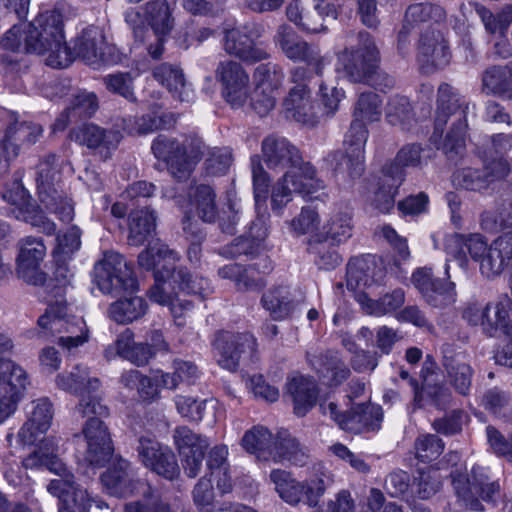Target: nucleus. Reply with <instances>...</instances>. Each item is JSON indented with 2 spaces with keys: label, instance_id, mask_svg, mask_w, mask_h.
<instances>
[{
  "label": "nucleus",
  "instance_id": "69168bd1",
  "mask_svg": "<svg viewBox=\"0 0 512 512\" xmlns=\"http://www.w3.org/2000/svg\"><path fill=\"white\" fill-rule=\"evenodd\" d=\"M445 18V11L432 3H417L408 7L405 14V23L414 26L418 23L434 21L440 22Z\"/></svg>",
  "mask_w": 512,
  "mask_h": 512
},
{
  "label": "nucleus",
  "instance_id": "6ab92c4d",
  "mask_svg": "<svg viewBox=\"0 0 512 512\" xmlns=\"http://www.w3.org/2000/svg\"><path fill=\"white\" fill-rule=\"evenodd\" d=\"M2 197L6 202L15 207L13 212L17 219L39 228L47 235L55 233L56 224L49 220L37 205L31 202L27 190L19 180L15 179L7 185Z\"/></svg>",
  "mask_w": 512,
  "mask_h": 512
},
{
  "label": "nucleus",
  "instance_id": "9d476101",
  "mask_svg": "<svg viewBox=\"0 0 512 512\" xmlns=\"http://www.w3.org/2000/svg\"><path fill=\"white\" fill-rule=\"evenodd\" d=\"M468 253L479 263V269L486 278H494L512 264V232H506L491 244L480 234H470Z\"/></svg>",
  "mask_w": 512,
  "mask_h": 512
},
{
  "label": "nucleus",
  "instance_id": "c85d7f7f",
  "mask_svg": "<svg viewBox=\"0 0 512 512\" xmlns=\"http://www.w3.org/2000/svg\"><path fill=\"white\" fill-rule=\"evenodd\" d=\"M149 297L160 305L169 306L174 322L178 327L186 325L193 305L190 301L179 298L172 291L171 281L165 280V275L160 269H157L155 272V284L149 290Z\"/></svg>",
  "mask_w": 512,
  "mask_h": 512
},
{
  "label": "nucleus",
  "instance_id": "58836bf2",
  "mask_svg": "<svg viewBox=\"0 0 512 512\" xmlns=\"http://www.w3.org/2000/svg\"><path fill=\"white\" fill-rule=\"evenodd\" d=\"M512 298L508 295H502L497 300L488 302L485 305L484 322H482V331L489 337H494L501 330L504 333L506 326L512 321Z\"/></svg>",
  "mask_w": 512,
  "mask_h": 512
},
{
  "label": "nucleus",
  "instance_id": "39448f33",
  "mask_svg": "<svg viewBox=\"0 0 512 512\" xmlns=\"http://www.w3.org/2000/svg\"><path fill=\"white\" fill-rule=\"evenodd\" d=\"M180 259L179 254L162 242H155L142 251L138 256L139 265L154 273L160 269L166 281H171L172 291L177 285L178 289L187 294L199 295L204 298L212 293V287L205 278L193 277L186 268H175V263Z\"/></svg>",
  "mask_w": 512,
  "mask_h": 512
},
{
  "label": "nucleus",
  "instance_id": "603ef678",
  "mask_svg": "<svg viewBox=\"0 0 512 512\" xmlns=\"http://www.w3.org/2000/svg\"><path fill=\"white\" fill-rule=\"evenodd\" d=\"M147 309L143 298L128 297L113 302L108 308V316L118 324H128L144 316Z\"/></svg>",
  "mask_w": 512,
  "mask_h": 512
},
{
  "label": "nucleus",
  "instance_id": "0eeeda50",
  "mask_svg": "<svg viewBox=\"0 0 512 512\" xmlns=\"http://www.w3.org/2000/svg\"><path fill=\"white\" fill-rule=\"evenodd\" d=\"M270 480L283 501L292 506L303 501L310 507L318 505L327 488L333 482L330 473L322 472L305 481H299L292 476L291 472L283 469L272 470Z\"/></svg>",
  "mask_w": 512,
  "mask_h": 512
},
{
  "label": "nucleus",
  "instance_id": "7ed1b4c3",
  "mask_svg": "<svg viewBox=\"0 0 512 512\" xmlns=\"http://www.w3.org/2000/svg\"><path fill=\"white\" fill-rule=\"evenodd\" d=\"M381 115L382 100L378 94L370 91L359 95L344 139L345 165L352 178L364 172V147L369 134L366 124L379 121Z\"/></svg>",
  "mask_w": 512,
  "mask_h": 512
},
{
  "label": "nucleus",
  "instance_id": "9b49d317",
  "mask_svg": "<svg viewBox=\"0 0 512 512\" xmlns=\"http://www.w3.org/2000/svg\"><path fill=\"white\" fill-rule=\"evenodd\" d=\"M311 74L307 68L294 67L289 72L291 87L282 102L287 118L298 123L314 126L317 122L315 100L309 86Z\"/></svg>",
  "mask_w": 512,
  "mask_h": 512
},
{
  "label": "nucleus",
  "instance_id": "49530a36",
  "mask_svg": "<svg viewBox=\"0 0 512 512\" xmlns=\"http://www.w3.org/2000/svg\"><path fill=\"white\" fill-rule=\"evenodd\" d=\"M71 315L65 300H56L48 305L45 313L38 319V326L44 337H58L64 334V329Z\"/></svg>",
  "mask_w": 512,
  "mask_h": 512
},
{
  "label": "nucleus",
  "instance_id": "393cba45",
  "mask_svg": "<svg viewBox=\"0 0 512 512\" xmlns=\"http://www.w3.org/2000/svg\"><path fill=\"white\" fill-rule=\"evenodd\" d=\"M101 483L108 494L127 497L140 488L150 490V485L135 477L131 464L122 458L116 459L101 475Z\"/></svg>",
  "mask_w": 512,
  "mask_h": 512
},
{
  "label": "nucleus",
  "instance_id": "4c0bfd02",
  "mask_svg": "<svg viewBox=\"0 0 512 512\" xmlns=\"http://www.w3.org/2000/svg\"><path fill=\"white\" fill-rule=\"evenodd\" d=\"M153 77L165 86L172 96L181 102L193 100L194 93L186 83L182 69L178 66L162 63L153 69Z\"/></svg>",
  "mask_w": 512,
  "mask_h": 512
},
{
  "label": "nucleus",
  "instance_id": "a19ab883",
  "mask_svg": "<svg viewBox=\"0 0 512 512\" xmlns=\"http://www.w3.org/2000/svg\"><path fill=\"white\" fill-rule=\"evenodd\" d=\"M512 61L487 68L482 74L481 90L486 95L512 99Z\"/></svg>",
  "mask_w": 512,
  "mask_h": 512
},
{
  "label": "nucleus",
  "instance_id": "f257e3e1",
  "mask_svg": "<svg viewBox=\"0 0 512 512\" xmlns=\"http://www.w3.org/2000/svg\"><path fill=\"white\" fill-rule=\"evenodd\" d=\"M262 156L266 166L283 173L271 192V208L281 215L283 208L295 194L311 196L324 189V182L317 176L315 167L303 160L299 149L284 137L271 135L262 142Z\"/></svg>",
  "mask_w": 512,
  "mask_h": 512
},
{
  "label": "nucleus",
  "instance_id": "aec40b11",
  "mask_svg": "<svg viewBox=\"0 0 512 512\" xmlns=\"http://www.w3.org/2000/svg\"><path fill=\"white\" fill-rule=\"evenodd\" d=\"M136 451L140 462L157 475L167 480H174L179 476L180 468L175 454L154 437L141 436Z\"/></svg>",
  "mask_w": 512,
  "mask_h": 512
},
{
  "label": "nucleus",
  "instance_id": "09e8293b",
  "mask_svg": "<svg viewBox=\"0 0 512 512\" xmlns=\"http://www.w3.org/2000/svg\"><path fill=\"white\" fill-rule=\"evenodd\" d=\"M275 438L264 426L257 425L247 430L241 440V445L258 460L269 461Z\"/></svg>",
  "mask_w": 512,
  "mask_h": 512
},
{
  "label": "nucleus",
  "instance_id": "0e129e2a",
  "mask_svg": "<svg viewBox=\"0 0 512 512\" xmlns=\"http://www.w3.org/2000/svg\"><path fill=\"white\" fill-rule=\"evenodd\" d=\"M423 148L419 144H407L397 153L394 162L385 166L386 173L395 174L396 170L403 171L404 167H421L423 164Z\"/></svg>",
  "mask_w": 512,
  "mask_h": 512
},
{
  "label": "nucleus",
  "instance_id": "c03bdc74",
  "mask_svg": "<svg viewBox=\"0 0 512 512\" xmlns=\"http://www.w3.org/2000/svg\"><path fill=\"white\" fill-rule=\"evenodd\" d=\"M261 305L276 321L288 318L295 309L291 292L286 286H277L265 292L261 298Z\"/></svg>",
  "mask_w": 512,
  "mask_h": 512
},
{
  "label": "nucleus",
  "instance_id": "ddd939ff",
  "mask_svg": "<svg viewBox=\"0 0 512 512\" xmlns=\"http://www.w3.org/2000/svg\"><path fill=\"white\" fill-rule=\"evenodd\" d=\"M93 282L103 294H119L136 288L132 267L114 251L104 252L94 264Z\"/></svg>",
  "mask_w": 512,
  "mask_h": 512
},
{
  "label": "nucleus",
  "instance_id": "72a5a7b5",
  "mask_svg": "<svg viewBox=\"0 0 512 512\" xmlns=\"http://www.w3.org/2000/svg\"><path fill=\"white\" fill-rule=\"evenodd\" d=\"M347 287L351 290H360L371 287L383 276V271L377 266L375 258L361 256L353 258L347 265Z\"/></svg>",
  "mask_w": 512,
  "mask_h": 512
},
{
  "label": "nucleus",
  "instance_id": "5fc2aeb1",
  "mask_svg": "<svg viewBox=\"0 0 512 512\" xmlns=\"http://www.w3.org/2000/svg\"><path fill=\"white\" fill-rule=\"evenodd\" d=\"M404 176L405 174L402 171L396 170L395 174H389L383 169L380 187L372 201L374 207L381 213H388L394 207V198L404 180Z\"/></svg>",
  "mask_w": 512,
  "mask_h": 512
},
{
  "label": "nucleus",
  "instance_id": "680f3d73",
  "mask_svg": "<svg viewBox=\"0 0 512 512\" xmlns=\"http://www.w3.org/2000/svg\"><path fill=\"white\" fill-rule=\"evenodd\" d=\"M253 78L255 87L278 93L283 86L285 74L279 65L269 62L260 64L255 69Z\"/></svg>",
  "mask_w": 512,
  "mask_h": 512
},
{
  "label": "nucleus",
  "instance_id": "bf43d9fd",
  "mask_svg": "<svg viewBox=\"0 0 512 512\" xmlns=\"http://www.w3.org/2000/svg\"><path fill=\"white\" fill-rule=\"evenodd\" d=\"M512 226V199L497 204L494 210L484 211L481 215V227L487 232H496Z\"/></svg>",
  "mask_w": 512,
  "mask_h": 512
},
{
  "label": "nucleus",
  "instance_id": "f3484780",
  "mask_svg": "<svg viewBox=\"0 0 512 512\" xmlns=\"http://www.w3.org/2000/svg\"><path fill=\"white\" fill-rule=\"evenodd\" d=\"M451 478L458 504L462 501L471 511H477L482 507L478 496L485 501H494L500 491L499 484L488 481L486 470L480 466L472 468L471 476L455 471L451 473Z\"/></svg>",
  "mask_w": 512,
  "mask_h": 512
},
{
  "label": "nucleus",
  "instance_id": "7c9ffc66",
  "mask_svg": "<svg viewBox=\"0 0 512 512\" xmlns=\"http://www.w3.org/2000/svg\"><path fill=\"white\" fill-rule=\"evenodd\" d=\"M110 47L106 41L104 32L95 26L84 29L76 38L73 48V60L79 57L88 65H98L106 62V54Z\"/></svg>",
  "mask_w": 512,
  "mask_h": 512
},
{
  "label": "nucleus",
  "instance_id": "423d86ee",
  "mask_svg": "<svg viewBox=\"0 0 512 512\" xmlns=\"http://www.w3.org/2000/svg\"><path fill=\"white\" fill-rule=\"evenodd\" d=\"M57 388L79 397L75 411L83 418L90 414L107 416V408L101 404L98 396L100 380L90 375L89 368L75 365L70 371L59 373L55 378Z\"/></svg>",
  "mask_w": 512,
  "mask_h": 512
},
{
  "label": "nucleus",
  "instance_id": "6e6552de",
  "mask_svg": "<svg viewBox=\"0 0 512 512\" xmlns=\"http://www.w3.org/2000/svg\"><path fill=\"white\" fill-rule=\"evenodd\" d=\"M63 440L59 436L51 435L42 439L35 451L30 453L22 461L26 469L47 468L58 475V479L52 480L48 485V491L54 496H61L77 487L74 483V476L67 469L60 459Z\"/></svg>",
  "mask_w": 512,
  "mask_h": 512
},
{
  "label": "nucleus",
  "instance_id": "bb28decb",
  "mask_svg": "<svg viewBox=\"0 0 512 512\" xmlns=\"http://www.w3.org/2000/svg\"><path fill=\"white\" fill-rule=\"evenodd\" d=\"M412 281L425 301L435 308L445 307L456 300L454 283L435 278L430 268L417 269Z\"/></svg>",
  "mask_w": 512,
  "mask_h": 512
},
{
  "label": "nucleus",
  "instance_id": "5701e85b",
  "mask_svg": "<svg viewBox=\"0 0 512 512\" xmlns=\"http://www.w3.org/2000/svg\"><path fill=\"white\" fill-rule=\"evenodd\" d=\"M213 346L219 356V364L228 370H235L242 357L254 352L256 339L249 333L222 331L216 334Z\"/></svg>",
  "mask_w": 512,
  "mask_h": 512
},
{
  "label": "nucleus",
  "instance_id": "dca6fc26",
  "mask_svg": "<svg viewBox=\"0 0 512 512\" xmlns=\"http://www.w3.org/2000/svg\"><path fill=\"white\" fill-rule=\"evenodd\" d=\"M154 156L167 164L168 171L177 180H184L190 176L199 162V150L189 148L174 138L159 135L151 146Z\"/></svg>",
  "mask_w": 512,
  "mask_h": 512
},
{
  "label": "nucleus",
  "instance_id": "4be33fe9",
  "mask_svg": "<svg viewBox=\"0 0 512 512\" xmlns=\"http://www.w3.org/2000/svg\"><path fill=\"white\" fill-rule=\"evenodd\" d=\"M82 428L86 441L85 460L90 465L101 466L106 463L112 453L113 445L107 426L100 419L102 416L90 414Z\"/></svg>",
  "mask_w": 512,
  "mask_h": 512
},
{
  "label": "nucleus",
  "instance_id": "4468645a",
  "mask_svg": "<svg viewBox=\"0 0 512 512\" xmlns=\"http://www.w3.org/2000/svg\"><path fill=\"white\" fill-rule=\"evenodd\" d=\"M264 34L263 25L251 22L225 31L224 50L230 56L254 64L270 57L269 52L258 40Z\"/></svg>",
  "mask_w": 512,
  "mask_h": 512
},
{
  "label": "nucleus",
  "instance_id": "a878e982",
  "mask_svg": "<svg viewBox=\"0 0 512 512\" xmlns=\"http://www.w3.org/2000/svg\"><path fill=\"white\" fill-rule=\"evenodd\" d=\"M46 255V247L40 238L26 237L20 243L17 258V274L19 278L32 285H41L46 281V275L40 265Z\"/></svg>",
  "mask_w": 512,
  "mask_h": 512
},
{
  "label": "nucleus",
  "instance_id": "052dcab7",
  "mask_svg": "<svg viewBox=\"0 0 512 512\" xmlns=\"http://www.w3.org/2000/svg\"><path fill=\"white\" fill-rule=\"evenodd\" d=\"M57 497L59 512H88L93 505L101 507V502L91 498L87 490L79 486Z\"/></svg>",
  "mask_w": 512,
  "mask_h": 512
},
{
  "label": "nucleus",
  "instance_id": "c9c22d12",
  "mask_svg": "<svg viewBox=\"0 0 512 512\" xmlns=\"http://www.w3.org/2000/svg\"><path fill=\"white\" fill-rule=\"evenodd\" d=\"M196 214L202 221L212 223L217 217L216 194L209 185L200 184L189 191L188 208L185 210L183 223L189 219L190 214Z\"/></svg>",
  "mask_w": 512,
  "mask_h": 512
},
{
  "label": "nucleus",
  "instance_id": "b1692460",
  "mask_svg": "<svg viewBox=\"0 0 512 512\" xmlns=\"http://www.w3.org/2000/svg\"><path fill=\"white\" fill-rule=\"evenodd\" d=\"M442 366L448 384L460 395H469L475 370L470 355L461 350L446 347L443 351Z\"/></svg>",
  "mask_w": 512,
  "mask_h": 512
},
{
  "label": "nucleus",
  "instance_id": "37998d69",
  "mask_svg": "<svg viewBox=\"0 0 512 512\" xmlns=\"http://www.w3.org/2000/svg\"><path fill=\"white\" fill-rule=\"evenodd\" d=\"M353 221L351 213L343 208L335 207L327 215L321 233L326 239L340 244L352 236Z\"/></svg>",
  "mask_w": 512,
  "mask_h": 512
},
{
  "label": "nucleus",
  "instance_id": "864d4df0",
  "mask_svg": "<svg viewBox=\"0 0 512 512\" xmlns=\"http://www.w3.org/2000/svg\"><path fill=\"white\" fill-rule=\"evenodd\" d=\"M385 117L390 125L400 127L402 130H409L416 122L411 102L402 95H393L388 99Z\"/></svg>",
  "mask_w": 512,
  "mask_h": 512
},
{
  "label": "nucleus",
  "instance_id": "f03ea898",
  "mask_svg": "<svg viewBox=\"0 0 512 512\" xmlns=\"http://www.w3.org/2000/svg\"><path fill=\"white\" fill-rule=\"evenodd\" d=\"M469 102L448 83L438 88L435 125L431 142L452 159L465 148Z\"/></svg>",
  "mask_w": 512,
  "mask_h": 512
},
{
  "label": "nucleus",
  "instance_id": "a211bd4d",
  "mask_svg": "<svg viewBox=\"0 0 512 512\" xmlns=\"http://www.w3.org/2000/svg\"><path fill=\"white\" fill-rule=\"evenodd\" d=\"M320 410L334 420L342 430L352 433L377 430L383 420L382 408L371 403H362L352 407L347 413H341L335 402L323 401Z\"/></svg>",
  "mask_w": 512,
  "mask_h": 512
},
{
  "label": "nucleus",
  "instance_id": "f704fd0d",
  "mask_svg": "<svg viewBox=\"0 0 512 512\" xmlns=\"http://www.w3.org/2000/svg\"><path fill=\"white\" fill-rule=\"evenodd\" d=\"M307 359L311 367L328 385L337 386L350 375L349 368L337 353L329 351L319 354L308 353Z\"/></svg>",
  "mask_w": 512,
  "mask_h": 512
},
{
  "label": "nucleus",
  "instance_id": "c756f323",
  "mask_svg": "<svg viewBox=\"0 0 512 512\" xmlns=\"http://www.w3.org/2000/svg\"><path fill=\"white\" fill-rule=\"evenodd\" d=\"M418 61L421 70L430 73L446 66L450 61L447 41L439 31L428 30L421 35L418 46Z\"/></svg>",
  "mask_w": 512,
  "mask_h": 512
},
{
  "label": "nucleus",
  "instance_id": "8fccbe9b",
  "mask_svg": "<svg viewBox=\"0 0 512 512\" xmlns=\"http://www.w3.org/2000/svg\"><path fill=\"white\" fill-rule=\"evenodd\" d=\"M145 19L156 36L166 37L174 27L172 9L167 0H152L145 4Z\"/></svg>",
  "mask_w": 512,
  "mask_h": 512
},
{
  "label": "nucleus",
  "instance_id": "a18cd8bd",
  "mask_svg": "<svg viewBox=\"0 0 512 512\" xmlns=\"http://www.w3.org/2000/svg\"><path fill=\"white\" fill-rule=\"evenodd\" d=\"M161 372L158 371L153 377H148L138 370H129L121 376V383L129 389H136L142 401L151 403L160 397Z\"/></svg>",
  "mask_w": 512,
  "mask_h": 512
},
{
  "label": "nucleus",
  "instance_id": "e433bc0d",
  "mask_svg": "<svg viewBox=\"0 0 512 512\" xmlns=\"http://www.w3.org/2000/svg\"><path fill=\"white\" fill-rule=\"evenodd\" d=\"M270 460L276 463L289 462L293 465L304 466L309 458L308 450L288 431L277 433Z\"/></svg>",
  "mask_w": 512,
  "mask_h": 512
},
{
  "label": "nucleus",
  "instance_id": "e2e57ef3",
  "mask_svg": "<svg viewBox=\"0 0 512 512\" xmlns=\"http://www.w3.org/2000/svg\"><path fill=\"white\" fill-rule=\"evenodd\" d=\"M88 339L89 330L83 317L71 315L58 344L70 351L83 345Z\"/></svg>",
  "mask_w": 512,
  "mask_h": 512
},
{
  "label": "nucleus",
  "instance_id": "412c9836",
  "mask_svg": "<svg viewBox=\"0 0 512 512\" xmlns=\"http://www.w3.org/2000/svg\"><path fill=\"white\" fill-rule=\"evenodd\" d=\"M224 99L233 107L243 106L250 95V76L239 62L222 61L216 69Z\"/></svg>",
  "mask_w": 512,
  "mask_h": 512
},
{
  "label": "nucleus",
  "instance_id": "f8f14e48",
  "mask_svg": "<svg viewBox=\"0 0 512 512\" xmlns=\"http://www.w3.org/2000/svg\"><path fill=\"white\" fill-rule=\"evenodd\" d=\"M12 341L0 335V354L12 348ZM27 384L24 369L9 359L0 357V425L17 410Z\"/></svg>",
  "mask_w": 512,
  "mask_h": 512
},
{
  "label": "nucleus",
  "instance_id": "473e14b6",
  "mask_svg": "<svg viewBox=\"0 0 512 512\" xmlns=\"http://www.w3.org/2000/svg\"><path fill=\"white\" fill-rule=\"evenodd\" d=\"M70 138L89 149H105V157L111 150L116 149L121 140V134L115 130H105L95 124H84L73 129Z\"/></svg>",
  "mask_w": 512,
  "mask_h": 512
},
{
  "label": "nucleus",
  "instance_id": "de8ad7c7",
  "mask_svg": "<svg viewBox=\"0 0 512 512\" xmlns=\"http://www.w3.org/2000/svg\"><path fill=\"white\" fill-rule=\"evenodd\" d=\"M274 42L288 59L295 62H303L313 49L295 33L292 27L285 24L278 27Z\"/></svg>",
  "mask_w": 512,
  "mask_h": 512
},
{
  "label": "nucleus",
  "instance_id": "338daca9",
  "mask_svg": "<svg viewBox=\"0 0 512 512\" xmlns=\"http://www.w3.org/2000/svg\"><path fill=\"white\" fill-rule=\"evenodd\" d=\"M482 402L494 415L512 422V399L507 393L497 388L490 389L485 393Z\"/></svg>",
  "mask_w": 512,
  "mask_h": 512
},
{
  "label": "nucleus",
  "instance_id": "6e6d98bb",
  "mask_svg": "<svg viewBox=\"0 0 512 512\" xmlns=\"http://www.w3.org/2000/svg\"><path fill=\"white\" fill-rule=\"evenodd\" d=\"M60 179V162L56 155L49 154L37 165L36 183L38 195L47 197L48 193L58 190L56 185Z\"/></svg>",
  "mask_w": 512,
  "mask_h": 512
},
{
  "label": "nucleus",
  "instance_id": "79ce46f5",
  "mask_svg": "<svg viewBox=\"0 0 512 512\" xmlns=\"http://www.w3.org/2000/svg\"><path fill=\"white\" fill-rule=\"evenodd\" d=\"M1 62L8 66L17 63V55L25 52H33L32 47L28 45V27L14 25L0 38Z\"/></svg>",
  "mask_w": 512,
  "mask_h": 512
},
{
  "label": "nucleus",
  "instance_id": "774afa93",
  "mask_svg": "<svg viewBox=\"0 0 512 512\" xmlns=\"http://www.w3.org/2000/svg\"><path fill=\"white\" fill-rule=\"evenodd\" d=\"M138 492L143 493V498L129 502L124 507V512H172L170 507L163 503L153 489L140 488Z\"/></svg>",
  "mask_w": 512,
  "mask_h": 512
},
{
  "label": "nucleus",
  "instance_id": "ea45409f",
  "mask_svg": "<svg viewBox=\"0 0 512 512\" xmlns=\"http://www.w3.org/2000/svg\"><path fill=\"white\" fill-rule=\"evenodd\" d=\"M287 395L292 399L294 412L304 416L315 405L318 389L316 382L309 377H293L287 383Z\"/></svg>",
  "mask_w": 512,
  "mask_h": 512
},
{
  "label": "nucleus",
  "instance_id": "cd10ccee",
  "mask_svg": "<svg viewBox=\"0 0 512 512\" xmlns=\"http://www.w3.org/2000/svg\"><path fill=\"white\" fill-rule=\"evenodd\" d=\"M496 168L490 163H484L483 170L472 167H464L456 170L452 176V183L457 188L469 191H480L489 187L495 180L505 178L510 171L509 164L505 161L495 162Z\"/></svg>",
  "mask_w": 512,
  "mask_h": 512
},
{
  "label": "nucleus",
  "instance_id": "2f4dec72",
  "mask_svg": "<svg viewBox=\"0 0 512 512\" xmlns=\"http://www.w3.org/2000/svg\"><path fill=\"white\" fill-rule=\"evenodd\" d=\"M30 417L18 431V440L23 445L34 444L41 434L48 431L53 419V406L47 398L32 402Z\"/></svg>",
  "mask_w": 512,
  "mask_h": 512
},
{
  "label": "nucleus",
  "instance_id": "2eb2a0df",
  "mask_svg": "<svg viewBox=\"0 0 512 512\" xmlns=\"http://www.w3.org/2000/svg\"><path fill=\"white\" fill-rule=\"evenodd\" d=\"M41 124L23 119L14 112L7 113L3 132L0 137V147L7 160L15 159L22 149L35 145L43 136Z\"/></svg>",
  "mask_w": 512,
  "mask_h": 512
},
{
  "label": "nucleus",
  "instance_id": "20e7f679",
  "mask_svg": "<svg viewBox=\"0 0 512 512\" xmlns=\"http://www.w3.org/2000/svg\"><path fill=\"white\" fill-rule=\"evenodd\" d=\"M27 27L28 45L33 52L46 55L48 66L61 69L73 62V53L64 40L61 13L55 10L42 12Z\"/></svg>",
  "mask_w": 512,
  "mask_h": 512
},
{
  "label": "nucleus",
  "instance_id": "1a4fd4ad",
  "mask_svg": "<svg viewBox=\"0 0 512 512\" xmlns=\"http://www.w3.org/2000/svg\"><path fill=\"white\" fill-rule=\"evenodd\" d=\"M355 38V45H350L337 54L338 64L351 82H369L377 73L379 50L368 32L360 31Z\"/></svg>",
  "mask_w": 512,
  "mask_h": 512
},
{
  "label": "nucleus",
  "instance_id": "3c124183",
  "mask_svg": "<svg viewBox=\"0 0 512 512\" xmlns=\"http://www.w3.org/2000/svg\"><path fill=\"white\" fill-rule=\"evenodd\" d=\"M268 230L262 221L252 223L248 236H241L224 251L230 257L253 255L258 252L262 242L267 237Z\"/></svg>",
  "mask_w": 512,
  "mask_h": 512
},
{
  "label": "nucleus",
  "instance_id": "4d7b16f0",
  "mask_svg": "<svg viewBox=\"0 0 512 512\" xmlns=\"http://www.w3.org/2000/svg\"><path fill=\"white\" fill-rule=\"evenodd\" d=\"M156 217L153 212L146 209L136 210L129 215V244L139 246L143 244L155 230Z\"/></svg>",
  "mask_w": 512,
  "mask_h": 512
},
{
  "label": "nucleus",
  "instance_id": "13d9d810",
  "mask_svg": "<svg viewBox=\"0 0 512 512\" xmlns=\"http://www.w3.org/2000/svg\"><path fill=\"white\" fill-rule=\"evenodd\" d=\"M174 372L171 373H160V379L162 388L165 389H176L181 383L188 385L194 384L199 377V370L197 366L184 360H175L173 362Z\"/></svg>",
  "mask_w": 512,
  "mask_h": 512
}]
</instances>
